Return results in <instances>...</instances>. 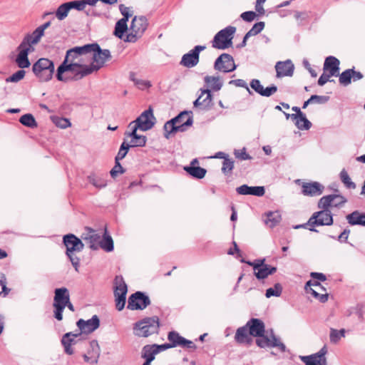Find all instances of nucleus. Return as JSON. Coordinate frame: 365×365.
Listing matches in <instances>:
<instances>
[{"mask_svg":"<svg viewBox=\"0 0 365 365\" xmlns=\"http://www.w3.org/2000/svg\"><path fill=\"white\" fill-rule=\"evenodd\" d=\"M16 51L18 54L15 58L19 68H23V43H20L18 46Z\"/></svg>","mask_w":365,"mask_h":365,"instance_id":"680f3d73","label":"nucleus"},{"mask_svg":"<svg viewBox=\"0 0 365 365\" xmlns=\"http://www.w3.org/2000/svg\"><path fill=\"white\" fill-rule=\"evenodd\" d=\"M236 31L235 26H229L217 32L212 41V47L224 50L232 45L233 35Z\"/></svg>","mask_w":365,"mask_h":365,"instance_id":"0eeeda50","label":"nucleus"},{"mask_svg":"<svg viewBox=\"0 0 365 365\" xmlns=\"http://www.w3.org/2000/svg\"><path fill=\"white\" fill-rule=\"evenodd\" d=\"M346 218L351 225L365 226V213L356 210L346 215Z\"/></svg>","mask_w":365,"mask_h":365,"instance_id":"2f4dec72","label":"nucleus"},{"mask_svg":"<svg viewBox=\"0 0 365 365\" xmlns=\"http://www.w3.org/2000/svg\"><path fill=\"white\" fill-rule=\"evenodd\" d=\"M53 123L61 128H67L71 125L69 120L65 118H56L53 120Z\"/></svg>","mask_w":365,"mask_h":365,"instance_id":"13d9d810","label":"nucleus"},{"mask_svg":"<svg viewBox=\"0 0 365 365\" xmlns=\"http://www.w3.org/2000/svg\"><path fill=\"white\" fill-rule=\"evenodd\" d=\"M250 87L260 96L263 91V86L258 79H252L250 82Z\"/></svg>","mask_w":365,"mask_h":365,"instance_id":"bf43d9fd","label":"nucleus"},{"mask_svg":"<svg viewBox=\"0 0 365 365\" xmlns=\"http://www.w3.org/2000/svg\"><path fill=\"white\" fill-rule=\"evenodd\" d=\"M281 220V215L279 212H270L267 215L264 223L269 227H275Z\"/></svg>","mask_w":365,"mask_h":365,"instance_id":"ea45409f","label":"nucleus"},{"mask_svg":"<svg viewBox=\"0 0 365 365\" xmlns=\"http://www.w3.org/2000/svg\"><path fill=\"white\" fill-rule=\"evenodd\" d=\"M53 307L54 308L53 310V317L58 321H61L63 319V312L64 310L65 305L61 304H56L53 302Z\"/></svg>","mask_w":365,"mask_h":365,"instance_id":"3c124183","label":"nucleus"},{"mask_svg":"<svg viewBox=\"0 0 365 365\" xmlns=\"http://www.w3.org/2000/svg\"><path fill=\"white\" fill-rule=\"evenodd\" d=\"M241 262L247 263L250 266H252L253 267L254 272L257 271L261 267H263V266L267 265V264L264 263L265 259H258L255 260L254 262L245 261V259H242Z\"/></svg>","mask_w":365,"mask_h":365,"instance_id":"864d4df0","label":"nucleus"},{"mask_svg":"<svg viewBox=\"0 0 365 365\" xmlns=\"http://www.w3.org/2000/svg\"><path fill=\"white\" fill-rule=\"evenodd\" d=\"M248 331L247 325L238 328L235 336V340L240 344L249 343L251 340V335Z\"/></svg>","mask_w":365,"mask_h":365,"instance_id":"72a5a7b5","label":"nucleus"},{"mask_svg":"<svg viewBox=\"0 0 365 365\" xmlns=\"http://www.w3.org/2000/svg\"><path fill=\"white\" fill-rule=\"evenodd\" d=\"M90 46H76L66 51L63 61L58 67L56 78L59 81H79L86 76L81 73L91 62Z\"/></svg>","mask_w":365,"mask_h":365,"instance_id":"f257e3e1","label":"nucleus"},{"mask_svg":"<svg viewBox=\"0 0 365 365\" xmlns=\"http://www.w3.org/2000/svg\"><path fill=\"white\" fill-rule=\"evenodd\" d=\"M276 271L277 267L267 264L263 266V267H261L257 271L254 272V274L258 279H264L267 278L269 275L275 273Z\"/></svg>","mask_w":365,"mask_h":365,"instance_id":"f704fd0d","label":"nucleus"},{"mask_svg":"<svg viewBox=\"0 0 365 365\" xmlns=\"http://www.w3.org/2000/svg\"><path fill=\"white\" fill-rule=\"evenodd\" d=\"M158 354V350L157 349H155L154 344L145 345L142 349V357L145 359V361H149L150 362L155 359V356Z\"/></svg>","mask_w":365,"mask_h":365,"instance_id":"4c0bfd02","label":"nucleus"},{"mask_svg":"<svg viewBox=\"0 0 365 365\" xmlns=\"http://www.w3.org/2000/svg\"><path fill=\"white\" fill-rule=\"evenodd\" d=\"M264 27V23L263 21L255 23L247 34L250 36L257 35L263 30Z\"/></svg>","mask_w":365,"mask_h":365,"instance_id":"5fc2aeb1","label":"nucleus"},{"mask_svg":"<svg viewBox=\"0 0 365 365\" xmlns=\"http://www.w3.org/2000/svg\"><path fill=\"white\" fill-rule=\"evenodd\" d=\"M33 71L36 76L43 82L50 81L54 73L55 66L52 61L41 58L33 65Z\"/></svg>","mask_w":365,"mask_h":365,"instance_id":"39448f33","label":"nucleus"},{"mask_svg":"<svg viewBox=\"0 0 365 365\" xmlns=\"http://www.w3.org/2000/svg\"><path fill=\"white\" fill-rule=\"evenodd\" d=\"M130 148V147L128 145V143H127L125 141L123 142V143L121 144V145L120 147L118 153L117 155L115 158V161H120V160H123L125 157V155H127L128 151Z\"/></svg>","mask_w":365,"mask_h":365,"instance_id":"8fccbe9b","label":"nucleus"},{"mask_svg":"<svg viewBox=\"0 0 365 365\" xmlns=\"http://www.w3.org/2000/svg\"><path fill=\"white\" fill-rule=\"evenodd\" d=\"M87 231L81 235V238L91 250H96L99 247L101 235L91 228H87Z\"/></svg>","mask_w":365,"mask_h":365,"instance_id":"6ab92c4d","label":"nucleus"},{"mask_svg":"<svg viewBox=\"0 0 365 365\" xmlns=\"http://www.w3.org/2000/svg\"><path fill=\"white\" fill-rule=\"evenodd\" d=\"M119 10L123 16L122 19H120L121 20H125V21H128L129 18L133 15L131 8L127 7L124 4L119 5Z\"/></svg>","mask_w":365,"mask_h":365,"instance_id":"6e6d98bb","label":"nucleus"},{"mask_svg":"<svg viewBox=\"0 0 365 365\" xmlns=\"http://www.w3.org/2000/svg\"><path fill=\"white\" fill-rule=\"evenodd\" d=\"M76 325L80 329L81 334H91L96 330L100 326V319L97 315H93L91 319L88 320H84L80 319L77 322Z\"/></svg>","mask_w":365,"mask_h":365,"instance_id":"f3484780","label":"nucleus"},{"mask_svg":"<svg viewBox=\"0 0 365 365\" xmlns=\"http://www.w3.org/2000/svg\"><path fill=\"white\" fill-rule=\"evenodd\" d=\"M89 346L90 348L88 351V354L98 361L101 354V349L98 341L96 340H92L90 341Z\"/></svg>","mask_w":365,"mask_h":365,"instance_id":"a18cd8bd","label":"nucleus"},{"mask_svg":"<svg viewBox=\"0 0 365 365\" xmlns=\"http://www.w3.org/2000/svg\"><path fill=\"white\" fill-rule=\"evenodd\" d=\"M63 243L66 247V255L68 257L76 270H78L80 259L73 255V252H81L83 249L84 244L79 238L73 234L65 235L63 237Z\"/></svg>","mask_w":365,"mask_h":365,"instance_id":"7ed1b4c3","label":"nucleus"},{"mask_svg":"<svg viewBox=\"0 0 365 365\" xmlns=\"http://www.w3.org/2000/svg\"><path fill=\"white\" fill-rule=\"evenodd\" d=\"M158 329L159 319L158 317L145 318L134 325V333L139 337H148L153 334H157Z\"/></svg>","mask_w":365,"mask_h":365,"instance_id":"20e7f679","label":"nucleus"},{"mask_svg":"<svg viewBox=\"0 0 365 365\" xmlns=\"http://www.w3.org/2000/svg\"><path fill=\"white\" fill-rule=\"evenodd\" d=\"M180 114L183 115L181 118L176 121V125L180 127V132H185L188 127L192 125L193 119L190 112L182 111Z\"/></svg>","mask_w":365,"mask_h":365,"instance_id":"473e14b6","label":"nucleus"},{"mask_svg":"<svg viewBox=\"0 0 365 365\" xmlns=\"http://www.w3.org/2000/svg\"><path fill=\"white\" fill-rule=\"evenodd\" d=\"M184 170L192 177L197 179L203 178L207 173L205 168L199 166H185Z\"/></svg>","mask_w":365,"mask_h":365,"instance_id":"c9c22d12","label":"nucleus"},{"mask_svg":"<svg viewBox=\"0 0 365 365\" xmlns=\"http://www.w3.org/2000/svg\"><path fill=\"white\" fill-rule=\"evenodd\" d=\"M282 292V287L279 283L274 284V287H270L266 290L265 296L267 298L271 297H279Z\"/></svg>","mask_w":365,"mask_h":365,"instance_id":"09e8293b","label":"nucleus"},{"mask_svg":"<svg viewBox=\"0 0 365 365\" xmlns=\"http://www.w3.org/2000/svg\"><path fill=\"white\" fill-rule=\"evenodd\" d=\"M68 7L71 9H75L77 11H83L85 9L83 1H73L67 2Z\"/></svg>","mask_w":365,"mask_h":365,"instance_id":"0e129e2a","label":"nucleus"},{"mask_svg":"<svg viewBox=\"0 0 365 365\" xmlns=\"http://www.w3.org/2000/svg\"><path fill=\"white\" fill-rule=\"evenodd\" d=\"M249 329L250 335L253 336H262L264 333V324L259 319L252 318L246 324Z\"/></svg>","mask_w":365,"mask_h":365,"instance_id":"4be33fe9","label":"nucleus"},{"mask_svg":"<svg viewBox=\"0 0 365 365\" xmlns=\"http://www.w3.org/2000/svg\"><path fill=\"white\" fill-rule=\"evenodd\" d=\"M168 339L171 343L173 347H176L178 346L181 345V341L182 340L183 337L181 336L178 332L176 331H170L168 334Z\"/></svg>","mask_w":365,"mask_h":365,"instance_id":"de8ad7c7","label":"nucleus"},{"mask_svg":"<svg viewBox=\"0 0 365 365\" xmlns=\"http://www.w3.org/2000/svg\"><path fill=\"white\" fill-rule=\"evenodd\" d=\"M346 202V199L341 195H329L322 197L318 202L319 208L340 207Z\"/></svg>","mask_w":365,"mask_h":365,"instance_id":"4468645a","label":"nucleus"},{"mask_svg":"<svg viewBox=\"0 0 365 365\" xmlns=\"http://www.w3.org/2000/svg\"><path fill=\"white\" fill-rule=\"evenodd\" d=\"M88 46H90L91 61L93 60V62L89 64L88 68H85L81 76H88L97 72L112 57L108 49H101L98 43H90Z\"/></svg>","mask_w":365,"mask_h":365,"instance_id":"f03ea898","label":"nucleus"},{"mask_svg":"<svg viewBox=\"0 0 365 365\" xmlns=\"http://www.w3.org/2000/svg\"><path fill=\"white\" fill-rule=\"evenodd\" d=\"M43 34L37 27L31 34H28L24 37L25 46L30 48L33 51L32 45L38 43Z\"/></svg>","mask_w":365,"mask_h":365,"instance_id":"c85d7f7f","label":"nucleus"},{"mask_svg":"<svg viewBox=\"0 0 365 365\" xmlns=\"http://www.w3.org/2000/svg\"><path fill=\"white\" fill-rule=\"evenodd\" d=\"M364 78V75L360 71H355L354 68H349L344 71L339 78L340 84L347 86L353 81H357Z\"/></svg>","mask_w":365,"mask_h":365,"instance_id":"a211bd4d","label":"nucleus"},{"mask_svg":"<svg viewBox=\"0 0 365 365\" xmlns=\"http://www.w3.org/2000/svg\"><path fill=\"white\" fill-rule=\"evenodd\" d=\"M339 61L334 56H330L326 58L323 70L324 72H328L331 75L337 76L339 72Z\"/></svg>","mask_w":365,"mask_h":365,"instance_id":"393cba45","label":"nucleus"},{"mask_svg":"<svg viewBox=\"0 0 365 365\" xmlns=\"http://www.w3.org/2000/svg\"><path fill=\"white\" fill-rule=\"evenodd\" d=\"M135 86H136L140 90H144L150 88L152 86V84L149 81L138 78V80L135 81Z\"/></svg>","mask_w":365,"mask_h":365,"instance_id":"338daca9","label":"nucleus"},{"mask_svg":"<svg viewBox=\"0 0 365 365\" xmlns=\"http://www.w3.org/2000/svg\"><path fill=\"white\" fill-rule=\"evenodd\" d=\"M70 11L68 4L66 3L61 4L55 12L48 11L43 14V19H45L47 16L53 15L55 14L56 17L59 20L62 21L65 19Z\"/></svg>","mask_w":365,"mask_h":365,"instance_id":"7c9ffc66","label":"nucleus"},{"mask_svg":"<svg viewBox=\"0 0 365 365\" xmlns=\"http://www.w3.org/2000/svg\"><path fill=\"white\" fill-rule=\"evenodd\" d=\"M294 64L290 60L279 61L275 65L277 77L282 78L284 76H292L294 73Z\"/></svg>","mask_w":365,"mask_h":365,"instance_id":"aec40b11","label":"nucleus"},{"mask_svg":"<svg viewBox=\"0 0 365 365\" xmlns=\"http://www.w3.org/2000/svg\"><path fill=\"white\" fill-rule=\"evenodd\" d=\"M125 172V170L121 166L119 161H115L114 167L110 170V173L112 178H115L118 174H122Z\"/></svg>","mask_w":365,"mask_h":365,"instance_id":"052dcab7","label":"nucleus"},{"mask_svg":"<svg viewBox=\"0 0 365 365\" xmlns=\"http://www.w3.org/2000/svg\"><path fill=\"white\" fill-rule=\"evenodd\" d=\"M340 180L344 183V186L348 189H355L356 184L351 181L348 173L345 169H343L339 174Z\"/></svg>","mask_w":365,"mask_h":365,"instance_id":"49530a36","label":"nucleus"},{"mask_svg":"<svg viewBox=\"0 0 365 365\" xmlns=\"http://www.w3.org/2000/svg\"><path fill=\"white\" fill-rule=\"evenodd\" d=\"M294 120H296L295 125L300 130H309L312 126L311 122L306 118L304 113H302Z\"/></svg>","mask_w":365,"mask_h":365,"instance_id":"c03bdc74","label":"nucleus"},{"mask_svg":"<svg viewBox=\"0 0 365 365\" xmlns=\"http://www.w3.org/2000/svg\"><path fill=\"white\" fill-rule=\"evenodd\" d=\"M302 193L304 195L317 196L320 195L324 190V186L319 182H304L302 186Z\"/></svg>","mask_w":365,"mask_h":365,"instance_id":"b1692460","label":"nucleus"},{"mask_svg":"<svg viewBox=\"0 0 365 365\" xmlns=\"http://www.w3.org/2000/svg\"><path fill=\"white\" fill-rule=\"evenodd\" d=\"M130 129V132L125 133V135L127 137L130 138V141L128 145L130 147H143L145 145L147 138L145 135H138L137 130H138L136 127H128Z\"/></svg>","mask_w":365,"mask_h":365,"instance_id":"412c9836","label":"nucleus"},{"mask_svg":"<svg viewBox=\"0 0 365 365\" xmlns=\"http://www.w3.org/2000/svg\"><path fill=\"white\" fill-rule=\"evenodd\" d=\"M305 290L307 293L311 294L314 298L317 299L319 297L317 289H324V287L318 282L308 281L305 284Z\"/></svg>","mask_w":365,"mask_h":365,"instance_id":"e433bc0d","label":"nucleus"},{"mask_svg":"<svg viewBox=\"0 0 365 365\" xmlns=\"http://www.w3.org/2000/svg\"><path fill=\"white\" fill-rule=\"evenodd\" d=\"M327 354V348L324 346L317 353L309 355L302 356L300 359L305 365H327L326 354Z\"/></svg>","mask_w":365,"mask_h":365,"instance_id":"2eb2a0df","label":"nucleus"},{"mask_svg":"<svg viewBox=\"0 0 365 365\" xmlns=\"http://www.w3.org/2000/svg\"><path fill=\"white\" fill-rule=\"evenodd\" d=\"M81 336V333L73 334V332L66 333L61 339V344L63 346L64 351L68 354L72 355L73 354V349L72 345L76 343L75 339Z\"/></svg>","mask_w":365,"mask_h":365,"instance_id":"a878e982","label":"nucleus"},{"mask_svg":"<svg viewBox=\"0 0 365 365\" xmlns=\"http://www.w3.org/2000/svg\"><path fill=\"white\" fill-rule=\"evenodd\" d=\"M183 114H178L176 117L172 118L171 120L167 121L163 127L164 129V136L167 139H168L172 134H175L177 132H180V127L177 126L176 121H178L180 118L182 117Z\"/></svg>","mask_w":365,"mask_h":365,"instance_id":"cd10ccee","label":"nucleus"},{"mask_svg":"<svg viewBox=\"0 0 365 365\" xmlns=\"http://www.w3.org/2000/svg\"><path fill=\"white\" fill-rule=\"evenodd\" d=\"M53 303L64 304L70 299L69 291L66 287L57 288L54 291Z\"/></svg>","mask_w":365,"mask_h":365,"instance_id":"c756f323","label":"nucleus"},{"mask_svg":"<svg viewBox=\"0 0 365 365\" xmlns=\"http://www.w3.org/2000/svg\"><path fill=\"white\" fill-rule=\"evenodd\" d=\"M148 20L145 16H135L130 26L129 33L126 35L125 41L135 43L140 38L148 27Z\"/></svg>","mask_w":365,"mask_h":365,"instance_id":"423d86ee","label":"nucleus"},{"mask_svg":"<svg viewBox=\"0 0 365 365\" xmlns=\"http://www.w3.org/2000/svg\"><path fill=\"white\" fill-rule=\"evenodd\" d=\"M234 168V161L230 158H225L222 162V172L227 175L231 173Z\"/></svg>","mask_w":365,"mask_h":365,"instance_id":"603ef678","label":"nucleus"},{"mask_svg":"<svg viewBox=\"0 0 365 365\" xmlns=\"http://www.w3.org/2000/svg\"><path fill=\"white\" fill-rule=\"evenodd\" d=\"M127 23H128V21H125V20H121V19H119L116 22V24L115 25L114 31H113V34L116 37H118L119 38H123L125 33L128 30Z\"/></svg>","mask_w":365,"mask_h":365,"instance_id":"58836bf2","label":"nucleus"},{"mask_svg":"<svg viewBox=\"0 0 365 365\" xmlns=\"http://www.w3.org/2000/svg\"><path fill=\"white\" fill-rule=\"evenodd\" d=\"M233 57L228 53L221 54L216 60L214 64V68L216 71L223 73H229L236 69Z\"/></svg>","mask_w":365,"mask_h":365,"instance_id":"f8f14e48","label":"nucleus"},{"mask_svg":"<svg viewBox=\"0 0 365 365\" xmlns=\"http://www.w3.org/2000/svg\"><path fill=\"white\" fill-rule=\"evenodd\" d=\"M237 192L242 195H255L261 197L264 195L265 190L263 186H248L247 185H242L236 189Z\"/></svg>","mask_w":365,"mask_h":365,"instance_id":"5701e85b","label":"nucleus"},{"mask_svg":"<svg viewBox=\"0 0 365 365\" xmlns=\"http://www.w3.org/2000/svg\"><path fill=\"white\" fill-rule=\"evenodd\" d=\"M150 304L148 296L141 292H136L128 298L127 308L130 310H143Z\"/></svg>","mask_w":365,"mask_h":365,"instance_id":"9b49d317","label":"nucleus"},{"mask_svg":"<svg viewBox=\"0 0 365 365\" xmlns=\"http://www.w3.org/2000/svg\"><path fill=\"white\" fill-rule=\"evenodd\" d=\"M156 118L153 115V110L151 107L143 111L136 120L132 121L128 127H136V128L147 131L150 130L155 124Z\"/></svg>","mask_w":365,"mask_h":365,"instance_id":"6e6552de","label":"nucleus"},{"mask_svg":"<svg viewBox=\"0 0 365 365\" xmlns=\"http://www.w3.org/2000/svg\"><path fill=\"white\" fill-rule=\"evenodd\" d=\"M24 126H27L31 128H36L37 123L33 115L30 113L24 114Z\"/></svg>","mask_w":365,"mask_h":365,"instance_id":"4d7b16f0","label":"nucleus"},{"mask_svg":"<svg viewBox=\"0 0 365 365\" xmlns=\"http://www.w3.org/2000/svg\"><path fill=\"white\" fill-rule=\"evenodd\" d=\"M88 179L89 182L97 188H103L107 185L106 179L103 176L93 174L89 175Z\"/></svg>","mask_w":365,"mask_h":365,"instance_id":"79ce46f5","label":"nucleus"},{"mask_svg":"<svg viewBox=\"0 0 365 365\" xmlns=\"http://www.w3.org/2000/svg\"><path fill=\"white\" fill-rule=\"evenodd\" d=\"M322 210L315 212L308 220L310 227L329 226L333 224V216L328 208H321Z\"/></svg>","mask_w":365,"mask_h":365,"instance_id":"9d476101","label":"nucleus"},{"mask_svg":"<svg viewBox=\"0 0 365 365\" xmlns=\"http://www.w3.org/2000/svg\"><path fill=\"white\" fill-rule=\"evenodd\" d=\"M257 16V14L255 11H249L243 12L240 17L247 22H251Z\"/></svg>","mask_w":365,"mask_h":365,"instance_id":"69168bd1","label":"nucleus"},{"mask_svg":"<svg viewBox=\"0 0 365 365\" xmlns=\"http://www.w3.org/2000/svg\"><path fill=\"white\" fill-rule=\"evenodd\" d=\"M212 95L208 89L202 91L201 95L194 101L195 107L200 106L201 109L206 110L210 106Z\"/></svg>","mask_w":365,"mask_h":365,"instance_id":"bb28decb","label":"nucleus"},{"mask_svg":"<svg viewBox=\"0 0 365 365\" xmlns=\"http://www.w3.org/2000/svg\"><path fill=\"white\" fill-rule=\"evenodd\" d=\"M205 46H196L188 53L184 54L180 61V64L186 68H192L199 62L200 53L205 49Z\"/></svg>","mask_w":365,"mask_h":365,"instance_id":"ddd939ff","label":"nucleus"},{"mask_svg":"<svg viewBox=\"0 0 365 365\" xmlns=\"http://www.w3.org/2000/svg\"><path fill=\"white\" fill-rule=\"evenodd\" d=\"M23 79V70L18 71L10 77L6 78L7 83H16Z\"/></svg>","mask_w":365,"mask_h":365,"instance_id":"e2e57ef3","label":"nucleus"},{"mask_svg":"<svg viewBox=\"0 0 365 365\" xmlns=\"http://www.w3.org/2000/svg\"><path fill=\"white\" fill-rule=\"evenodd\" d=\"M127 284L121 275L116 276L114 279V296L115 307L118 311L123 310L125 304Z\"/></svg>","mask_w":365,"mask_h":365,"instance_id":"1a4fd4ad","label":"nucleus"},{"mask_svg":"<svg viewBox=\"0 0 365 365\" xmlns=\"http://www.w3.org/2000/svg\"><path fill=\"white\" fill-rule=\"evenodd\" d=\"M235 155L236 158L242 160H250L252 158V157L247 153L245 148H242V150H237L235 151Z\"/></svg>","mask_w":365,"mask_h":365,"instance_id":"774afa93","label":"nucleus"},{"mask_svg":"<svg viewBox=\"0 0 365 365\" xmlns=\"http://www.w3.org/2000/svg\"><path fill=\"white\" fill-rule=\"evenodd\" d=\"M205 82L213 91H219L222 86V82L219 77L207 76L205 77Z\"/></svg>","mask_w":365,"mask_h":365,"instance_id":"37998d69","label":"nucleus"},{"mask_svg":"<svg viewBox=\"0 0 365 365\" xmlns=\"http://www.w3.org/2000/svg\"><path fill=\"white\" fill-rule=\"evenodd\" d=\"M99 247L106 252H111L113 250V241L112 237L107 235V230H105L103 239H100Z\"/></svg>","mask_w":365,"mask_h":365,"instance_id":"a19ab883","label":"nucleus"},{"mask_svg":"<svg viewBox=\"0 0 365 365\" xmlns=\"http://www.w3.org/2000/svg\"><path fill=\"white\" fill-rule=\"evenodd\" d=\"M258 337L259 338L256 339V344L261 348L277 347L282 352H284L286 351L285 345L273 334H271L270 338L267 336H264V334L262 336Z\"/></svg>","mask_w":365,"mask_h":365,"instance_id":"dca6fc26","label":"nucleus"}]
</instances>
